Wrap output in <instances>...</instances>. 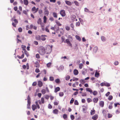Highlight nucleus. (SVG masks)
<instances>
[{"label":"nucleus","mask_w":120,"mask_h":120,"mask_svg":"<svg viewBox=\"0 0 120 120\" xmlns=\"http://www.w3.org/2000/svg\"><path fill=\"white\" fill-rule=\"evenodd\" d=\"M52 46L48 45L46 48V50H45V53L46 54H49L51 52L52 50Z\"/></svg>","instance_id":"nucleus-1"},{"label":"nucleus","mask_w":120,"mask_h":120,"mask_svg":"<svg viewBox=\"0 0 120 120\" xmlns=\"http://www.w3.org/2000/svg\"><path fill=\"white\" fill-rule=\"evenodd\" d=\"M38 52L41 55H44L45 53V48L43 46L39 48Z\"/></svg>","instance_id":"nucleus-2"},{"label":"nucleus","mask_w":120,"mask_h":120,"mask_svg":"<svg viewBox=\"0 0 120 120\" xmlns=\"http://www.w3.org/2000/svg\"><path fill=\"white\" fill-rule=\"evenodd\" d=\"M60 13L62 17H64L66 15L65 11L64 10H62L60 11Z\"/></svg>","instance_id":"nucleus-3"},{"label":"nucleus","mask_w":120,"mask_h":120,"mask_svg":"<svg viewBox=\"0 0 120 120\" xmlns=\"http://www.w3.org/2000/svg\"><path fill=\"white\" fill-rule=\"evenodd\" d=\"M64 68V67L63 65H61L58 68V70L59 71H62Z\"/></svg>","instance_id":"nucleus-4"},{"label":"nucleus","mask_w":120,"mask_h":120,"mask_svg":"<svg viewBox=\"0 0 120 120\" xmlns=\"http://www.w3.org/2000/svg\"><path fill=\"white\" fill-rule=\"evenodd\" d=\"M38 85L39 87H41L43 85V83L41 81H39L38 82Z\"/></svg>","instance_id":"nucleus-5"},{"label":"nucleus","mask_w":120,"mask_h":120,"mask_svg":"<svg viewBox=\"0 0 120 120\" xmlns=\"http://www.w3.org/2000/svg\"><path fill=\"white\" fill-rule=\"evenodd\" d=\"M66 42L68 45H69V46H71L72 47V44L70 42L69 39H67L66 40Z\"/></svg>","instance_id":"nucleus-6"},{"label":"nucleus","mask_w":120,"mask_h":120,"mask_svg":"<svg viewBox=\"0 0 120 120\" xmlns=\"http://www.w3.org/2000/svg\"><path fill=\"white\" fill-rule=\"evenodd\" d=\"M101 41L103 42H105L106 40V38L104 36H101Z\"/></svg>","instance_id":"nucleus-7"},{"label":"nucleus","mask_w":120,"mask_h":120,"mask_svg":"<svg viewBox=\"0 0 120 120\" xmlns=\"http://www.w3.org/2000/svg\"><path fill=\"white\" fill-rule=\"evenodd\" d=\"M86 91H87L89 92H90L91 94L92 93V90L90 88H86Z\"/></svg>","instance_id":"nucleus-8"},{"label":"nucleus","mask_w":120,"mask_h":120,"mask_svg":"<svg viewBox=\"0 0 120 120\" xmlns=\"http://www.w3.org/2000/svg\"><path fill=\"white\" fill-rule=\"evenodd\" d=\"M59 112L58 110L57 109H55L53 111V112L55 114H57Z\"/></svg>","instance_id":"nucleus-9"},{"label":"nucleus","mask_w":120,"mask_h":120,"mask_svg":"<svg viewBox=\"0 0 120 120\" xmlns=\"http://www.w3.org/2000/svg\"><path fill=\"white\" fill-rule=\"evenodd\" d=\"M98 117V116L96 114L93 116L92 117V119L94 120H96L97 119Z\"/></svg>","instance_id":"nucleus-10"},{"label":"nucleus","mask_w":120,"mask_h":120,"mask_svg":"<svg viewBox=\"0 0 120 120\" xmlns=\"http://www.w3.org/2000/svg\"><path fill=\"white\" fill-rule=\"evenodd\" d=\"M60 88L59 87H58L56 88L54 91V92L55 93H56L58 91H60Z\"/></svg>","instance_id":"nucleus-11"},{"label":"nucleus","mask_w":120,"mask_h":120,"mask_svg":"<svg viewBox=\"0 0 120 120\" xmlns=\"http://www.w3.org/2000/svg\"><path fill=\"white\" fill-rule=\"evenodd\" d=\"M101 107H103L104 106V102L103 101H101L99 103Z\"/></svg>","instance_id":"nucleus-12"},{"label":"nucleus","mask_w":120,"mask_h":120,"mask_svg":"<svg viewBox=\"0 0 120 120\" xmlns=\"http://www.w3.org/2000/svg\"><path fill=\"white\" fill-rule=\"evenodd\" d=\"M99 73L97 71H96L95 74V76L96 77L98 78L99 77Z\"/></svg>","instance_id":"nucleus-13"},{"label":"nucleus","mask_w":120,"mask_h":120,"mask_svg":"<svg viewBox=\"0 0 120 120\" xmlns=\"http://www.w3.org/2000/svg\"><path fill=\"white\" fill-rule=\"evenodd\" d=\"M74 74L75 75H77L78 74V71L77 69H75L74 71Z\"/></svg>","instance_id":"nucleus-14"},{"label":"nucleus","mask_w":120,"mask_h":120,"mask_svg":"<svg viewBox=\"0 0 120 120\" xmlns=\"http://www.w3.org/2000/svg\"><path fill=\"white\" fill-rule=\"evenodd\" d=\"M41 37L40 36L38 35L36 36L35 38L37 40H41Z\"/></svg>","instance_id":"nucleus-15"},{"label":"nucleus","mask_w":120,"mask_h":120,"mask_svg":"<svg viewBox=\"0 0 120 120\" xmlns=\"http://www.w3.org/2000/svg\"><path fill=\"white\" fill-rule=\"evenodd\" d=\"M65 2L68 5H71V2L67 0H65Z\"/></svg>","instance_id":"nucleus-16"},{"label":"nucleus","mask_w":120,"mask_h":120,"mask_svg":"<svg viewBox=\"0 0 120 120\" xmlns=\"http://www.w3.org/2000/svg\"><path fill=\"white\" fill-rule=\"evenodd\" d=\"M23 2L24 4L26 5H27L28 4V2L27 0H24Z\"/></svg>","instance_id":"nucleus-17"},{"label":"nucleus","mask_w":120,"mask_h":120,"mask_svg":"<svg viewBox=\"0 0 120 120\" xmlns=\"http://www.w3.org/2000/svg\"><path fill=\"white\" fill-rule=\"evenodd\" d=\"M35 66L36 67V68H39L40 67L39 64V63L37 62H36L35 63Z\"/></svg>","instance_id":"nucleus-18"},{"label":"nucleus","mask_w":120,"mask_h":120,"mask_svg":"<svg viewBox=\"0 0 120 120\" xmlns=\"http://www.w3.org/2000/svg\"><path fill=\"white\" fill-rule=\"evenodd\" d=\"M32 108L33 111H34L36 109V106L35 105H33L32 106Z\"/></svg>","instance_id":"nucleus-19"},{"label":"nucleus","mask_w":120,"mask_h":120,"mask_svg":"<svg viewBox=\"0 0 120 120\" xmlns=\"http://www.w3.org/2000/svg\"><path fill=\"white\" fill-rule=\"evenodd\" d=\"M98 50V48L97 47H94L93 49V51L94 52H96Z\"/></svg>","instance_id":"nucleus-20"},{"label":"nucleus","mask_w":120,"mask_h":120,"mask_svg":"<svg viewBox=\"0 0 120 120\" xmlns=\"http://www.w3.org/2000/svg\"><path fill=\"white\" fill-rule=\"evenodd\" d=\"M41 18H39L37 21V23L38 24H41Z\"/></svg>","instance_id":"nucleus-21"},{"label":"nucleus","mask_w":120,"mask_h":120,"mask_svg":"<svg viewBox=\"0 0 120 120\" xmlns=\"http://www.w3.org/2000/svg\"><path fill=\"white\" fill-rule=\"evenodd\" d=\"M21 47L23 50L24 51H26V50L25 49V48H26V46H25L23 45H22Z\"/></svg>","instance_id":"nucleus-22"},{"label":"nucleus","mask_w":120,"mask_h":120,"mask_svg":"<svg viewBox=\"0 0 120 120\" xmlns=\"http://www.w3.org/2000/svg\"><path fill=\"white\" fill-rule=\"evenodd\" d=\"M93 110H91L90 112V114L91 115H94L95 113V110L93 109Z\"/></svg>","instance_id":"nucleus-23"},{"label":"nucleus","mask_w":120,"mask_h":120,"mask_svg":"<svg viewBox=\"0 0 120 120\" xmlns=\"http://www.w3.org/2000/svg\"><path fill=\"white\" fill-rule=\"evenodd\" d=\"M98 100V99L97 98H95L94 99L93 101L95 103H97Z\"/></svg>","instance_id":"nucleus-24"},{"label":"nucleus","mask_w":120,"mask_h":120,"mask_svg":"<svg viewBox=\"0 0 120 120\" xmlns=\"http://www.w3.org/2000/svg\"><path fill=\"white\" fill-rule=\"evenodd\" d=\"M104 86L109 87L110 86V84L109 83L107 82H104Z\"/></svg>","instance_id":"nucleus-25"},{"label":"nucleus","mask_w":120,"mask_h":120,"mask_svg":"<svg viewBox=\"0 0 120 120\" xmlns=\"http://www.w3.org/2000/svg\"><path fill=\"white\" fill-rule=\"evenodd\" d=\"M76 38L79 41L81 40V39L80 37L77 35H76L75 36Z\"/></svg>","instance_id":"nucleus-26"},{"label":"nucleus","mask_w":120,"mask_h":120,"mask_svg":"<svg viewBox=\"0 0 120 120\" xmlns=\"http://www.w3.org/2000/svg\"><path fill=\"white\" fill-rule=\"evenodd\" d=\"M44 13L45 15H48L49 14V12L48 10L45 11H44Z\"/></svg>","instance_id":"nucleus-27"},{"label":"nucleus","mask_w":120,"mask_h":120,"mask_svg":"<svg viewBox=\"0 0 120 120\" xmlns=\"http://www.w3.org/2000/svg\"><path fill=\"white\" fill-rule=\"evenodd\" d=\"M53 17L55 18L57 17V13L55 12H54L53 13Z\"/></svg>","instance_id":"nucleus-28"},{"label":"nucleus","mask_w":120,"mask_h":120,"mask_svg":"<svg viewBox=\"0 0 120 120\" xmlns=\"http://www.w3.org/2000/svg\"><path fill=\"white\" fill-rule=\"evenodd\" d=\"M63 118L65 120L67 118V114H64L63 116Z\"/></svg>","instance_id":"nucleus-29"},{"label":"nucleus","mask_w":120,"mask_h":120,"mask_svg":"<svg viewBox=\"0 0 120 120\" xmlns=\"http://www.w3.org/2000/svg\"><path fill=\"white\" fill-rule=\"evenodd\" d=\"M55 82L57 83H59L60 82V80L59 79H57L55 80Z\"/></svg>","instance_id":"nucleus-30"},{"label":"nucleus","mask_w":120,"mask_h":120,"mask_svg":"<svg viewBox=\"0 0 120 120\" xmlns=\"http://www.w3.org/2000/svg\"><path fill=\"white\" fill-rule=\"evenodd\" d=\"M93 94L94 95H96L98 94V92L96 91H94L93 92H92Z\"/></svg>","instance_id":"nucleus-31"},{"label":"nucleus","mask_w":120,"mask_h":120,"mask_svg":"<svg viewBox=\"0 0 120 120\" xmlns=\"http://www.w3.org/2000/svg\"><path fill=\"white\" fill-rule=\"evenodd\" d=\"M80 82L82 84H83L85 82V80L83 79L80 80Z\"/></svg>","instance_id":"nucleus-32"},{"label":"nucleus","mask_w":120,"mask_h":120,"mask_svg":"<svg viewBox=\"0 0 120 120\" xmlns=\"http://www.w3.org/2000/svg\"><path fill=\"white\" fill-rule=\"evenodd\" d=\"M41 92L42 94H44L46 93V90L44 89H43L42 90Z\"/></svg>","instance_id":"nucleus-33"},{"label":"nucleus","mask_w":120,"mask_h":120,"mask_svg":"<svg viewBox=\"0 0 120 120\" xmlns=\"http://www.w3.org/2000/svg\"><path fill=\"white\" fill-rule=\"evenodd\" d=\"M113 98V97L112 95H109V96L108 98V99L110 101L112 100Z\"/></svg>","instance_id":"nucleus-34"},{"label":"nucleus","mask_w":120,"mask_h":120,"mask_svg":"<svg viewBox=\"0 0 120 120\" xmlns=\"http://www.w3.org/2000/svg\"><path fill=\"white\" fill-rule=\"evenodd\" d=\"M74 3L77 6H79V4L77 1H74Z\"/></svg>","instance_id":"nucleus-35"},{"label":"nucleus","mask_w":120,"mask_h":120,"mask_svg":"<svg viewBox=\"0 0 120 120\" xmlns=\"http://www.w3.org/2000/svg\"><path fill=\"white\" fill-rule=\"evenodd\" d=\"M70 78V76L69 75H67L65 77V79L66 80H68Z\"/></svg>","instance_id":"nucleus-36"},{"label":"nucleus","mask_w":120,"mask_h":120,"mask_svg":"<svg viewBox=\"0 0 120 120\" xmlns=\"http://www.w3.org/2000/svg\"><path fill=\"white\" fill-rule=\"evenodd\" d=\"M56 22L58 26H60L61 25V24L60 23V22L58 21H56Z\"/></svg>","instance_id":"nucleus-37"},{"label":"nucleus","mask_w":120,"mask_h":120,"mask_svg":"<svg viewBox=\"0 0 120 120\" xmlns=\"http://www.w3.org/2000/svg\"><path fill=\"white\" fill-rule=\"evenodd\" d=\"M59 95L60 97H62L63 96L64 94L63 92H60L59 93Z\"/></svg>","instance_id":"nucleus-38"},{"label":"nucleus","mask_w":120,"mask_h":120,"mask_svg":"<svg viewBox=\"0 0 120 120\" xmlns=\"http://www.w3.org/2000/svg\"><path fill=\"white\" fill-rule=\"evenodd\" d=\"M83 66V64H80L79 65V68L80 69H82V68Z\"/></svg>","instance_id":"nucleus-39"},{"label":"nucleus","mask_w":120,"mask_h":120,"mask_svg":"<svg viewBox=\"0 0 120 120\" xmlns=\"http://www.w3.org/2000/svg\"><path fill=\"white\" fill-rule=\"evenodd\" d=\"M44 22V23H45L46 22L47 18L46 17L44 16L43 17Z\"/></svg>","instance_id":"nucleus-40"},{"label":"nucleus","mask_w":120,"mask_h":120,"mask_svg":"<svg viewBox=\"0 0 120 120\" xmlns=\"http://www.w3.org/2000/svg\"><path fill=\"white\" fill-rule=\"evenodd\" d=\"M76 18V16L75 15H73L71 16V19L73 20H75V19Z\"/></svg>","instance_id":"nucleus-41"},{"label":"nucleus","mask_w":120,"mask_h":120,"mask_svg":"<svg viewBox=\"0 0 120 120\" xmlns=\"http://www.w3.org/2000/svg\"><path fill=\"white\" fill-rule=\"evenodd\" d=\"M84 11L86 12H90L89 10L86 8H84Z\"/></svg>","instance_id":"nucleus-42"},{"label":"nucleus","mask_w":120,"mask_h":120,"mask_svg":"<svg viewBox=\"0 0 120 120\" xmlns=\"http://www.w3.org/2000/svg\"><path fill=\"white\" fill-rule=\"evenodd\" d=\"M65 28L66 30H67L69 31L70 30V27L69 26H66Z\"/></svg>","instance_id":"nucleus-43"},{"label":"nucleus","mask_w":120,"mask_h":120,"mask_svg":"<svg viewBox=\"0 0 120 120\" xmlns=\"http://www.w3.org/2000/svg\"><path fill=\"white\" fill-rule=\"evenodd\" d=\"M70 26L72 28V30H74V26L73 24L72 23H71L70 24Z\"/></svg>","instance_id":"nucleus-44"},{"label":"nucleus","mask_w":120,"mask_h":120,"mask_svg":"<svg viewBox=\"0 0 120 120\" xmlns=\"http://www.w3.org/2000/svg\"><path fill=\"white\" fill-rule=\"evenodd\" d=\"M54 80V79L53 77L52 76L50 77H49V80L51 81H53Z\"/></svg>","instance_id":"nucleus-45"},{"label":"nucleus","mask_w":120,"mask_h":120,"mask_svg":"<svg viewBox=\"0 0 120 120\" xmlns=\"http://www.w3.org/2000/svg\"><path fill=\"white\" fill-rule=\"evenodd\" d=\"M24 53L26 55L27 57H28L29 56V54L27 51L26 50L24 51Z\"/></svg>","instance_id":"nucleus-46"},{"label":"nucleus","mask_w":120,"mask_h":120,"mask_svg":"<svg viewBox=\"0 0 120 120\" xmlns=\"http://www.w3.org/2000/svg\"><path fill=\"white\" fill-rule=\"evenodd\" d=\"M18 30L20 32H21L22 31V29L21 27H19L18 29Z\"/></svg>","instance_id":"nucleus-47"},{"label":"nucleus","mask_w":120,"mask_h":120,"mask_svg":"<svg viewBox=\"0 0 120 120\" xmlns=\"http://www.w3.org/2000/svg\"><path fill=\"white\" fill-rule=\"evenodd\" d=\"M64 58L65 59H66L67 60H69V58H67V57L66 56H62L61 57V59H62Z\"/></svg>","instance_id":"nucleus-48"},{"label":"nucleus","mask_w":120,"mask_h":120,"mask_svg":"<svg viewBox=\"0 0 120 120\" xmlns=\"http://www.w3.org/2000/svg\"><path fill=\"white\" fill-rule=\"evenodd\" d=\"M112 116V115L110 113H108V117L109 118H111Z\"/></svg>","instance_id":"nucleus-49"},{"label":"nucleus","mask_w":120,"mask_h":120,"mask_svg":"<svg viewBox=\"0 0 120 120\" xmlns=\"http://www.w3.org/2000/svg\"><path fill=\"white\" fill-rule=\"evenodd\" d=\"M70 117L71 120H73L75 118V117L73 115H71V116Z\"/></svg>","instance_id":"nucleus-50"},{"label":"nucleus","mask_w":120,"mask_h":120,"mask_svg":"<svg viewBox=\"0 0 120 120\" xmlns=\"http://www.w3.org/2000/svg\"><path fill=\"white\" fill-rule=\"evenodd\" d=\"M74 104L76 105H79V103L77 100H75L74 101Z\"/></svg>","instance_id":"nucleus-51"},{"label":"nucleus","mask_w":120,"mask_h":120,"mask_svg":"<svg viewBox=\"0 0 120 120\" xmlns=\"http://www.w3.org/2000/svg\"><path fill=\"white\" fill-rule=\"evenodd\" d=\"M119 64L118 62L117 61H115L114 63V64L115 65H117Z\"/></svg>","instance_id":"nucleus-52"},{"label":"nucleus","mask_w":120,"mask_h":120,"mask_svg":"<svg viewBox=\"0 0 120 120\" xmlns=\"http://www.w3.org/2000/svg\"><path fill=\"white\" fill-rule=\"evenodd\" d=\"M41 102L42 104H44V98L43 97H42L41 98Z\"/></svg>","instance_id":"nucleus-53"},{"label":"nucleus","mask_w":120,"mask_h":120,"mask_svg":"<svg viewBox=\"0 0 120 120\" xmlns=\"http://www.w3.org/2000/svg\"><path fill=\"white\" fill-rule=\"evenodd\" d=\"M35 72L36 73H38L40 72V71L38 68H36L35 70Z\"/></svg>","instance_id":"nucleus-54"},{"label":"nucleus","mask_w":120,"mask_h":120,"mask_svg":"<svg viewBox=\"0 0 120 120\" xmlns=\"http://www.w3.org/2000/svg\"><path fill=\"white\" fill-rule=\"evenodd\" d=\"M87 101L89 103L92 101V100L91 99L89 98L87 99Z\"/></svg>","instance_id":"nucleus-55"},{"label":"nucleus","mask_w":120,"mask_h":120,"mask_svg":"<svg viewBox=\"0 0 120 120\" xmlns=\"http://www.w3.org/2000/svg\"><path fill=\"white\" fill-rule=\"evenodd\" d=\"M45 96V98L47 99H48L49 97V96L48 95H46Z\"/></svg>","instance_id":"nucleus-56"},{"label":"nucleus","mask_w":120,"mask_h":120,"mask_svg":"<svg viewBox=\"0 0 120 120\" xmlns=\"http://www.w3.org/2000/svg\"><path fill=\"white\" fill-rule=\"evenodd\" d=\"M79 79L78 78H74L73 79V81H77Z\"/></svg>","instance_id":"nucleus-57"},{"label":"nucleus","mask_w":120,"mask_h":120,"mask_svg":"<svg viewBox=\"0 0 120 120\" xmlns=\"http://www.w3.org/2000/svg\"><path fill=\"white\" fill-rule=\"evenodd\" d=\"M36 57L37 58V59H39L40 58L39 55L38 54H37L36 55Z\"/></svg>","instance_id":"nucleus-58"},{"label":"nucleus","mask_w":120,"mask_h":120,"mask_svg":"<svg viewBox=\"0 0 120 120\" xmlns=\"http://www.w3.org/2000/svg\"><path fill=\"white\" fill-rule=\"evenodd\" d=\"M51 62H49L47 64V67H49L51 66Z\"/></svg>","instance_id":"nucleus-59"},{"label":"nucleus","mask_w":120,"mask_h":120,"mask_svg":"<svg viewBox=\"0 0 120 120\" xmlns=\"http://www.w3.org/2000/svg\"><path fill=\"white\" fill-rule=\"evenodd\" d=\"M52 106L50 104H49L48 105V108L49 109H51L52 108Z\"/></svg>","instance_id":"nucleus-60"},{"label":"nucleus","mask_w":120,"mask_h":120,"mask_svg":"<svg viewBox=\"0 0 120 120\" xmlns=\"http://www.w3.org/2000/svg\"><path fill=\"white\" fill-rule=\"evenodd\" d=\"M74 99L73 98H72L71 100L70 103L71 104L73 103L74 102Z\"/></svg>","instance_id":"nucleus-61"},{"label":"nucleus","mask_w":120,"mask_h":120,"mask_svg":"<svg viewBox=\"0 0 120 120\" xmlns=\"http://www.w3.org/2000/svg\"><path fill=\"white\" fill-rule=\"evenodd\" d=\"M82 96H86L87 95V94L86 92L82 94Z\"/></svg>","instance_id":"nucleus-62"},{"label":"nucleus","mask_w":120,"mask_h":120,"mask_svg":"<svg viewBox=\"0 0 120 120\" xmlns=\"http://www.w3.org/2000/svg\"><path fill=\"white\" fill-rule=\"evenodd\" d=\"M37 82H33L32 84V85L33 86H35L37 84Z\"/></svg>","instance_id":"nucleus-63"},{"label":"nucleus","mask_w":120,"mask_h":120,"mask_svg":"<svg viewBox=\"0 0 120 120\" xmlns=\"http://www.w3.org/2000/svg\"><path fill=\"white\" fill-rule=\"evenodd\" d=\"M36 7H34L32 9V11H34L36 10Z\"/></svg>","instance_id":"nucleus-64"}]
</instances>
